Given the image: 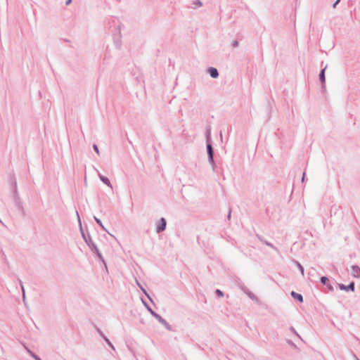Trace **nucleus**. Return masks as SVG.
Returning <instances> with one entry per match:
<instances>
[{"mask_svg":"<svg viewBox=\"0 0 360 360\" xmlns=\"http://www.w3.org/2000/svg\"><path fill=\"white\" fill-rule=\"evenodd\" d=\"M77 215L78 221H79V226H80L81 234H82V236L84 240L85 241V243L89 246V248H90L91 251L93 253H94L95 252H98V249L96 245L93 241V240H92L91 236L89 235V233L86 234L84 232V231H83V229L82 228V224H81V221H80V217H79V214H78L77 212Z\"/></svg>","mask_w":360,"mask_h":360,"instance_id":"1","label":"nucleus"},{"mask_svg":"<svg viewBox=\"0 0 360 360\" xmlns=\"http://www.w3.org/2000/svg\"><path fill=\"white\" fill-rule=\"evenodd\" d=\"M206 139H207V152L208 155V161L210 164L212 165V169L214 170L215 162L214 160V150L212 146V144L210 142V129H207L206 132Z\"/></svg>","mask_w":360,"mask_h":360,"instance_id":"2","label":"nucleus"},{"mask_svg":"<svg viewBox=\"0 0 360 360\" xmlns=\"http://www.w3.org/2000/svg\"><path fill=\"white\" fill-rule=\"evenodd\" d=\"M167 221L166 219L163 217L160 218L157 223L156 226V232L160 233L164 231L166 229Z\"/></svg>","mask_w":360,"mask_h":360,"instance_id":"3","label":"nucleus"},{"mask_svg":"<svg viewBox=\"0 0 360 360\" xmlns=\"http://www.w3.org/2000/svg\"><path fill=\"white\" fill-rule=\"evenodd\" d=\"M153 317H155L161 324H162L167 330H172V326L160 315L158 314H153Z\"/></svg>","mask_w":360,"mask_h":360,"instance_id":"4","label":"nucleus"},{"mask_svg":"<svg viewBox=\"0 0 360 360\" xmlns=\"http://www.w3.org/2000/svg\"><path fill=\"white\" fill-rule=\"evenodd\" d=\"M338 287L342 290L349 291L351 290L352 292L354 291L355 284L354 282H351L348 285H345L344 284L340 283L338 284Z\"/></svg>","mask_w":360,"mask_h":360,"instance_id":"5","label":"nucleus"},{"mask_svg":"<svg viewBox=\"0 0 360 360\" xmlns=\"http://www.w3.org/2000/svg\"><path fill=\"white\" fill-rule=\"evenodd\" d=\"M256 237L262 242L264 244H265L266 245L270 247L271 248H272L273 250H274L275 251H276L277 252H278V250L277 248H276L272 243L268 242L267 240H266L262 236L259 235V234H256Z\"/></svg>","mask_w":360,"mask_h":360,"instance_id":"6","label":"nucleus"},{"mask_svg":"<svg viewBox=\"0 0 360 360\" xmlns=\"http://www.w3.org/2000/svg\"><path fill=\"white\" fill-rule=\"evenodd\" d=\"M94 169L97 172V173H98V176H99L100 180H101V181L104 184H105L106 186H109V187L112 188L111 183H110V180L108 179V178H107V177H105V176H103V175L99 172V171H98L96 168H95V167H94Z\"/></svg>","mask_w":360,"mask_h":360,"instance_id":"7","label":"nucleus"},{"mask_svg":"<svg viewBox=\"0 0 360 360\" xmlns=\"http://www.w3.org/2000/svg\"><path fill=\"white\" fill-rule=\"evenodd\" d=\"M207 73L210 75L212 78L216 79L219 77V72L217 68L210 67L207 70Z\"/></svg>","mask_w":360,"mask_h":360,"instance_id":"8","label":"nucleus"},{"mask_svg":"<svg viewBox=\"0 0 360 360\" xmlns=\"http://www.w3.org/2000/svg\"><path fill=\"white\" fill-rule=\"evenodd\" d=\"M327 68V65H325V67H323L320 73H319V79L322 84V87L324 88L325 87V82H326V76H325V71H326V69Z\"/></svg>","mask_w":360,"mask_h":360,"instance_id":"9","label":"nucleus"},{"mask_svg":"<svg viewBox=\"0 0 360 360\" xmlns=\"http://www.w3.org/2000/svg\"><path fill=\"white\" fill-rule=\"evenodd\" d=\"M352 274L354 278H360V267L357 265L352 266Z\"/></svg>","mask_w":360,"mask_h":360,"instance_id":"10","label":"nucleus"},{"mask_svg":"<svg viewBox=\"0 0 360 360\" xmlns=\"http://www.w3.org/2000/svg\"><path fill=\"white\" fill-rule=\"evenodd\" d=\"M290 295L294 299L298 300L300 302H303V297L301 294L297 293L295 291H292Z\"/></svg>","mask_w":360,"mask_h":360,"instance_id":"11","label":"nucleus"},{"mask_svg":"<svg viewBox=\"0 0 360 360\" xmlns=\"http://www.w3.org/2000/svg\"><path fill=\"white\" fill-rule=\"evenodd\" d=\"M10 183H11V188H12V191H15V189H18V187H17V181H16V179L15 178V176H13L11 180H10Z\"/></svg>","mask_w":360,"mask_h":360,"instance_id":"12","label":"nucleus"},{"mask_svg":"<svg viewBox=\"0 0 360 360\" xmlns=\"http://www.w3.org/2000/svg\"><path fill=\"white\" fill-rule=\"evenodd\" d=\"M15 205L16 207L20 211H21L22 213H24V208H23L22 202H21V200H18V202H15Z\"/></svg>","mask_w":360,"mask_h":360,"instance_id":"13","label":"nucleus"},{"mask_svg":"<svg viewBox=\"0 0 360 360\" xmlns=\"http://www.w3.org/2000/svg\"><path fill=\"white\" fill-rule=\"evenodd\" d=\"M94 254H95L98 257V259L103 263L105 266L107 267L106 263H105L101 253L100 252L99 250H98V252H95Z\"/></svg>","mask_w":360,"mask_h":360,"instance_id":"14","label":"nucleus"},{"mask_svg":"<svg viewBox=\"0 0 360 360\" xmlns=\"http://www.w3.org/2000/svg\"><path fill=\"white\" fill-rule=\"evenodd\" d=\"M94 254H95L98 257V259L103 263L105 266L107 267L106 263H105L101 253L100 252L99 250H98V252H95Z\"/></svg>","mask_w":360,"mask_h":360,"instance_id":"15","label":"nucleus"},{"mask_svg":"<svg viewBox=\"0 0 360 360\" xmlns=\"http://www.w3.org/2000/svg\"><path fill=\"white\" fill-rule=\"evenodd\" d=\"M94 254H95L98 257V259L103 263L105 266L107 267L106 263H105L101 253L100 252L99 250H98V252H95Z\"/></svg>","mask_w":360,"mask_h":360,"instance_id":"16","label":"nucleus"},{"mask_svg":"<svg viewBox=\"0 0 360 360\" xmlns=\"http://www.w3.org/2000/svg\"><path fill=\"white\" fill-rule=\"evenodd\" d=\"M13 200H14V202H18V200H20V195L18 194V189L15 188V191H13Z\"/></svg>","mask_w":360,"mask_h":360,"instance_id":"17","label":"nucleus"},{"mask_svg":"<svg viewBox=\"0 0 360 360\" xmlns=\"http://www.w3.org/2000/svg\"><path fill=\"white\" fill-rule=\"evenodd\" d=\"M295 263L296 266H297V268L299 269V270H300V271L301 274H302V276H304V267H303V266L301 265V264H300V262H298L297 261H295Z\"/></svg>","mask_w":360,"mask_h":360,"instance_id":"18","label":"nucleus"},{"mask_svg":"<svg viewBox=\"0 0 360 360\" xmlns=\"http://www.w3.org/2000/svg\"><path fill=\"white\" fill-rule=\"evenodd\" d=\"M137 283V285L140 288V289L142 290V292L148 297V298L150 300V302H153V300L152 299L150 298V297L149 296V295L148 294V292H146V290L141 285V284L136 281Z\"/></svg>","mask_w":360,"mask_h":360,"instance_id":"19","label":"nucleus"},{"mask_svg":"<svg viewBox=\"0 0 360 360\" xmlns=\"http://www.w3.org/2000/svg\"><path fill=\"white\" fill-rule=\"evenodd\" d=\"M246 295L252 300H257V297L250 290H247Z\"/></svg>","mask_w":360,"mask_h":360,"instance_id":"20","label":"nucleus"},{"mask_svg":"<svg viewBox=\"0 0 360 360\" xmlns=\"http://www.w3.org/2000/svg\"><path fill=\"white\" fill-rule=\"evenodd\" d=\"M95 221H96V223L104 230V231H106L105 226H103L102 221H101V219H99L98 218H97L96 217H94Z\"/></svg>","mask_w":360,"mask_h":360,"instance_id":"21","label":"nucleus"},{"mask_svg":"<svg viewBox=\"0 0 360 360\" xmlns=\"http://www.w3.org/2000/svg\"><path fill=\"white\" fill-rule=\"evenodd\" d=\"M328 281H329V280L326 276H322L321 278V283L323 285H328Z\"/></svg>","mask_w":360,"mask_h":360,"instance_id":"22","label":"nucleus"},{"mask_svg":"<svg viewBox=\"0 0 360 360\" xmlns=\"http://www.w3.org/2000/svg\"><path fill=\"white\" fill-rule=\"evenodd\" d=\"M20 282V287H21V289H22V297H23V300H25V288H24V286H23V284H22V281H19Z\"/></svg>","mask_w":360,"mask_h":360,"instance_id":"23","label":"nucleus"},{"mask_svg":"<svg viewBox=\"0 0 360 360\" xmlns=\"http://www.w3.org/2000/svg\"><path fill=\"white\" fill-rule=\"evenodd\" d=\"M103 340L106 342V343L111 347L113 349H115V347L113 346V345L111 343V342L110 341V340L105 336L104 337Z\"/></svg>","mask_w":360,"mask_h":360,"instance_id":"24","label":"nucleus"},{"mask_svg":"<svg viewBox=\"0 0 360 360\" xmlns=\"http://www.w3.org/2000/svg\"><path fill=\"white\" fill-rule=\"evenodd\" d=\"M290 330L295 335H297L300 339H302L300 335L297 333V331L295 330V329L291 326L290 327Z\"/></svg>","mask_w":360,"mask_h":360,"instance_id":"25","label":"nucleus"},{"mask_svg":"<svg viewBox=\"0 0 360 360\" xmlns=\"http://www.w3.org/2000/svg\"><path fill=\"white\" fill-rule=\"evenodd\" d=\"M96 331L98 332V333L99 334V335L103 339L104 337H105V335L103 334V333L101 331V330L98 327H96Z\"/></svg>","mask_w":360,"mask_h":360,"instance_id":"26","label":"nucleus"},{"mask_svg":"<svg viewBox=\"0 0 360 360\" xmlns=\"http://www.w3.org/2000/svg\"><path fill=\"white\" fill-rule=\"evenodd\" d=\"M215 293H216V295L218 297H223L224 296V292L221 290H219V289H217L216 291H215Z\"/></svg>","mask_w":360,"mask_h":360,"instance_id":"27","label":"nucleus"},{"mask_svg":"<svg viewBox=\"0 0 360 360\" xmlns=\"http://www.w3.org/2000/svg\"><path fill=\"white\" fill-rule=\"evenodd\" d=\"M193 4L195 6H201L202 5V2L200 1V0H195L194 2H193Z\"/></svg>","mask_w":360,"mask_h":360,"instance_id":"28","label":"nucleus"},{"mask_svg":"<svg viewBox=\"0 0 360 360\" xmlns=\"http://www.w3.org/2000/svg\"><path fill=\"white\" fill-rule=\"evenodd\" d=\"M147 310L150 313V314L153 316V314H157L149 306H146Z\"/></svg>","mask_w":360,"mask_h":360,"instance_id":"29","label":"nucleus"},{"mask_svg":"<svg viewBox=\"0 0 360 360\" xmlns=\"http://www.w3.org/2000/svg\"><path fill=\"white\" fill-rule=\"evenodd\" d=\"M287 342H288V344H289L292 347L295 348V349L297 348L296 345H295L293 342H292L291 340H287Z\"/></svg>","mask_w":360,"mask_h":360,"instance_id":"30","label":"nucleus"},{"mask_svg":"<svg viewBox=\"0 0 360 360\" xmlns=\"http://www.w3.org/2000/svg\"><path fill=\"white\" fill-rule=\"evenodd\" d=\"M93 148H94V151H95L98 155H99V153H99V149H98V146H97L96 144H94V145H93Z\"/></svg>","mask_w":360,"mask_h":360,"instance_id":"31","label":"nucleus"},{"mask_svg":"<svg viewBox=\"0 0 360 360\" xmlns=\"http://www.w3.org/2000/svg\"><path fill=\"white\" fill-rule=\"evenodd\" d=\"M25 349L27 352V353L32 356V354H34L32 352L27 346L24 345Z\"/></svg>","mask_w":360,"mask_h":360,"instance_id":"32","label":"nucleus"},{"mask_svg":"<svg viewBox=\"0 0 360 360\" xmlns=\"http://www.w3.org/2000/svg\"><path fill=\"white\" fill-rule=\"evenodd\" d=\"M32 357L34 360H41V358L39 356H38L37 354H32Z\"/></svg>","mask_w":360,"mask_h":360,"instance_id":"33","label":"nucleus"},{"mask_svg":"<svg viewBox=\"0 0 360 360\" xmlns=\"http://www.w3.org/2000/svg\"><path fill=\"white\" fill-rule=\"evenodd\" d=\"M239 45V43L238 41L235 40V41H233L232 42V46L236 48V47H238Z\"/></svg>","mask_w":360,"mask_h":360,"instance_id":"34","label":"nucleus"},{"mask_svg":"<svg viewBox=\"0 0 360 360\" xmlns=\"http://www.w3.org/2000/svg\"><path fill=\"white\" fill-rule=\"evenodd\" d=\"M241 290L246 294L247 290H249L245 286L241 285L240 286Z\"/></svg>","mask_w":360,"mask_h":360,"instance_id":"35","label":"nucleus"},{"mask_svg":"<svg viewBox=\"0 0 360 360\" xmlns=\"http://www.w3.org/2000/svg\"><path fill=\"white\" fill-rule=\"evenodd\" d=\"M326 285L329 290H330V291L333 290V287L330 284L328 283V285Z\"/></svg>","mask_w":360,"mask_h":360,"instance_id":"36","label":"nucleus"},{"mask_svg":"<svg viewBox=\"0 0 360 360\" xmlns=\"http://www.w3.org/2000/svg\"><path fill=\"white\" fill-rule=\"evenodd\" d=\"M340 1V0H336V1H335V3L333 4V7L335 8L337 4H339Z\"/></svg>","mask_w":360,"mask_h":360,"instance_id":"37","label":"nucleus"},{"mask_svg":"<svg viewBox=\"0 0 360 360\" xmlns=\"http://www.w3.org/2000/svg\"><path fill=\"white\" fill-rule=\"evenodd\" d=\"M71 3H72V0H67L65 2V4L68 6V5H70Z\"/></svg>","mask_w":360,"mask_h":360,"instance_id":"38","label":"nucleus"},{"mask_svg":"<svg viewBox=\"0 0 360 360\" xmlns=\"http://www.w3.org/2000/svg\"><path fill=\"white\" fill-rule=\"evenodd\" d=\"M231 214V210H229V214H228V216H227L228 219H230Z\"/></svg>","mask_w":360,"mask_h":360,"instance_id":"39","label":"nucleus"},{"mask_svg":"<svg viewBox=\"0 0 360 360\" xmlns=\"http://www.w3.org/2000/svg\"><path fill=\"white\" fill-rule=\"evenodd\" d=\"M304 178H305V172H303L302 178V181H304Z\"/></svg>","mask_w":360,"mask_h":360,"instance_id":"40","label":"nucleus"},{"mask_svg":"<svg viewBox=\"0 0 360 360\" xmlns=\"http://www.w3.org/2000/svg\"><path fill=\"white\" fill-rule=\"evenodd\" d=\"M143 304L146 307V306H149L145 301L143 300Z\"/></svg>","mask_w":360,"mask_h":360,"instance_id":"41","label":"nucleus"},{"mask_svg":"<svg viewBox=\"0 0 360 360\" xmlns=\"http://www.w3.org/2000/svg\"><path fill=\"white\" fill-rule=\"evenodd\" d=\"M116 46H117L118 49H120V44H118V43H117V44H116Z\"/></svg>","mask_w":360,"mask_h":360,"instance_id":"42","label":"nucleus"},{"mask_svg":"<svg viewBox=\"0 0 360 360\" xmlns=\"http://www.w3.org/2000/svg\"><path fill=\"white\" fill-rule=\"evenodd\" d=\"M4 262H5V263H8V260L6 257H4Z\"/></svg>","mask_w":360,"mask_h":360,"instance_id":"43","label":"nucleus"},{"mask_svg":"<svg viewBox=\"0 0 360 360\" xmlns=\"http://www.w3.org/2000/svg\"><path fill=\"white\" fill-rule=\"evenodd\" d=\"M357 360H359L357 358H356Z\"/></svg>","mask_w":360,"mask_h":360,"instance_id":"44","label":"nucleus"}]
</instances>
